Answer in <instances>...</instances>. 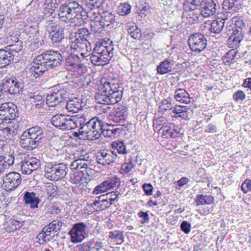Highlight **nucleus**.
I'll return each instance as SVG.
<instances>
[{
    "instance_id": "44",
    "label": "nucleus",
    "mask_w": 251,
    "mask_h": 251,
    "mask_svg": "<svg viewBox=\"0 0 251 251\" xmlns=\"http://www.w3.org/2000/svg\"><path fill=\"white\" fill-rule=\"evenodd\" d=\"M106 27L100 20H98L92 22L91 24V29L95 34L101 33L103 29Z\"/></svg>"
},
{
    "instance_id": "6",
    "label": "nucleus",
    "mask_w": 251,
    "mask_h": 251,
    "mask_svg": "<svg viewBox=\"0 0 251 251\" xmlns=\"http://www.w3.org/2000/svg\"><path fill=\"white\" fill-rule=\"evenodd\" d=\"M28 83L26 76L22 75L17 76L5 77L2 80V90L11 95L22 94Z\"/></svg>"
},
{
    "instance_id": "40",
    "label": "nucleus",
    "mask_w": 251,
    "mask_h": 251,
    "mask_svg": "<svg viewBox=\"0 0 251 251\" xmlns=\"http://www.w3.org/2000/svg\"><path fill=\"white\" fill-rule=\"evenodd\" d=\"M237 51L234 50L228 51L223 57L222 60L226 65H230L235 62Z\"/></svg>"
},
{
    "instance_id": "16",
    "label": "nucleus",
    "mask_w": 251,
    "mask_h": 251,
    "mask_svg": "<svg viewBox=\"0 0 251 251\" xmlns=\"http://www.w3.org/2000/svg\"><path fill=\"white\" fill-rule=\"evenodd\" d=\"M127 116V108L120 105L113 108L109 113L107 119L116 123H122L126 121Z\"/></svg>"
},
{
    "instance_id": "63",
    "label": "nucleus",
    "mask_w": 251,
    "mask_h": 251,
    "mask_svg": "<svg viewBox=\"0 0 251 251\" xmlns=\"http://www.w3.org/2000/svg\"><path fill=\"white\" fill-rule=\"evenodd\" d=\"M232 98L235 101H242L245 99L246 95L243 91L238 90L233 94Z\"/></svg>"
},
{
    "instance_id": "41",
    "label": "nucleus",
    "mask_w": 251,
    "mask_h": 251,
    "mask_svg": "<svg viewBox=\"0 0 251 251\" xmlns=\"http://www.w3.org/2000/svg\"><path fill=\"white\" fill-rule=\"evenodd\" d=\"M56 164L50 162L46 164L45 168V173L48 178L54 180V176L56 174Z\"/></svg>"
},
{
    "instance_id": "51",
    "label": "nucleus",
    "mask_w": 251,
    "mask_h": 251,
    "mask_svg": "<svg viewBox=\"0 0 251 251\" xmlns=\"http://www.w3.org/2000/svg\"><path fill=\"white\" fill-rule=\"evenodd\" d=\"M88 120V119H87L86 117L84 115L80 116L76 119L72 117V121L75 124L74 129L76 127L80 128V127L84 125V123H86Z\"/></svg>"
},
{
    "instance_id": "22",
    "label": "nucleus",
    "mask_w": 251,
    "mask_h": 251,
    "mask_svg": "<svg viewBox=\"0 0 251 251\" xmlns=\"http://www.w3.org/2000/svg\"><path fill=\"white\" fill-rule=\"evenodd\" d=\"M171 114L176 118H181L184 120L189 119L192 117V109L187 106L175 105L172 107Z\"/></svg>"
},
{
    "instance_id": "48",
    "label": "nucleus",
    "mask_w": 251,
    "mask_h": 251,
    "mask_svg": "<svg viewBox=\"0 0 251 251\" xmlns=\"http://www.w3.org/2000/svg\"><path fill=\"white\" fill-rule=\"evenodd\" d=\"M104 0H91L86 3V7L90 10L99 9L102 6Z\"/></svg>"
},
{
    "instance_id": "17",
    "label": "nucleus",
    "mask_w": 251,
    "mask_h": 251,
    "mask_svg": "<svg viewBox=\"0 0 251 251\" xmlns=\"http://www.w3.org/2000/svg\"><path fill=\"white\" fill-rule=\"evenodd\" d=\"M89 158L88 156L86 157L83 156L75 160L71 163V169L85 172L87 174L93 175L94 170L89 167L90 164L89 161Z\"/></svg>"
},
{
    "instance_id": "24",
    "label": "nucleus",
    "mask_w": 251,
    "mask_h": 251,
    "mask_svg": "<svg viewBox=\"0 0 251 251\" xmlns=\"http://www.w3.org/2000/svg\"><path fill=\"white\" fill-rule=\"evenodd\" d=\"M175 62V59L170 54V56L163 61L160 62L157 67L156 71L159 75H164L173 71Z\"/></svg>"
},
{
    "instance_id": "55",
    "label": "nucleus",
    "mask_w": 251,
    "mask_h": 251,
    "mask_svg": "<svg viewBox=\"0 0 251 251\" xmlns=\"http://www.w3.org/2000/svg\"><path fill=\"white\" fill-rule=\"evenodd\" d=\"M237 1L236 0H224L223 3L224 9L226 10H230L234 12L235 11L234 5Z\"/></svg>"
},
{
    "instance_id": "7",
    "label": "nucleus",
    "mask_w": 251,
    "mask_h": 251,
    "mask_svg": "<svg viewBox=\"0 0 251 251\" xmlns=\"http://www.w3.org/2000/svg\"><path fill=\"white\" fill-rule=\"evenodd\" d=\"M44 27L48 33L51 44L55 47L62 46L65 39L64 28L53 20H47Z\"/></svg>"
},
{
    "instance_id": "59",
    "label": "nucleus",
    "mask_w": 251,
    "mask_h": 251,
    "mask_svg": "<svg viewBox=\"0 0 251 251\" xmlns=\"http://www.w3.org/2000/svg\"><path fill=\"white\" fill-rule=\"evenodd\" d=\"M22 41H18L17 43L11 44L8 45L10 47L9 51H10L12 53L13 51L17 53L23 49Z\"/></svg>"
},
{
    "instance_id": "12",
    "label": "nucleus",
    "mask_w": 251,
    "mask_h": 251,
    "mask_svg": "<svg viewBox=\"0 0 251 251\" xmlns=\"http://www.w3.org/2000/svg\"><path fill=\"white\" fill-rule=\"evenodd\" d=\"M50 122L54 126L63 131L73 129L75 126L72 116L68 115L56 114L52 116Z\"/></svg>"
},
{
    "instance_id": "37",
    "label": "nucleus",
    "mask_w": 251,
    "mask_h": 251,
    "mask_svg": "<svg viewBox=\"0 0 251 251\" xmlns=\"http://www.w3.org/2000/svg\"><path fill=\"white\" fill-rule=\"evenodd\" d=\"M111 151H116V154H125L127 153L126 146L123 141L116 140L111 144Z\"/></svg>"
},
{
    "instance_id": "10",
    "label": "nucleus",
    "mask_w": 251,
    "mask_h": 251,
    "mask_svg": "<svg viewBox=\"0 0 251 251\" xmlns=\"http://www.w3.org/2000/svg\"><path fill=\"white\" fill-rule=\"evenodd\" d=\"M19 113L16 105L12 102H5L0 106V125L10 124V121L19 117Z\"/></svg>"
},
{
    "instance_id": "25",
    "label": "nucleus",
    "mask_w": 251,
    "mask_h": 251,
    "mask_svg": "<svg viewBox=\"0 0 251 251\" xmlns=\"http://www.w3.org/2000/svg\"><path fill=\"white\" fill-rule=\"evenodd\" d=\"M78 53L75 54V52L71 53L66 58L65 63V67L66 70L69 71H72L76 66V64L81 62L82 59Z\"/></svg>"
},
{
    "instance_id": "26",
    "label": "nucleus",
    "mask_w": 251,
    "mask_h": 251,
    "mask_svg": "<svg viewBox=\"0 0 251 251\" xmlns=\"http://www.w3.org/2000/svg\"><path fill=\"white\" fill-rule=\"evenodd\" d=\"M23 200L26 204H29L31 209L37 208L41 201L40 199L36 197L34 192H25L24 193Z\"/></svg>"
},
{
    "instance_id": "42",
    "label": "nucleus",
    "mask_w": 251,
    "mask_h": 251,
    "mask_svg": "<svg viewBox=\"0 0 251 251\" xmlns=\"http://www.w3.org/2000/svg\"><path fill=\"white\" fill-rule=\"evenodd\" d=\"M224 22H222L217 18L210 24V31L215 34L220 33L224 27Z\"/></svg>"
},
{
    "instance_id": "53",
    "label": "nucleus",
    "mask_w": 251,
    "mask_h": 251,
    "mask_svg": "<svg viewBox=\"0 0 251 251\" xmlns=\"http://www.w3.org/2000/svg\"><path fill=\"white\" fill-rule=\"evenodd\" d=\"M169 125L163 126L160 129L159 132L162 133V136L164 138H173L175 135H173V133L171 132L169 129Z\"/></svg>"
},
{
    "instance_id": "34",
    "label": "nucleus",
    "mask_w": 251,
    "mask_h": 251,
    "mask_svg": "<svg viewBox=\"0 0 251 251\" xmlns=\"http://www.w3.org/2000/svg\"><path fill=\"white\" fill-rule=\"evenodd\" d=\"M191 11L188 15V18L189 22L192 23H197L201 22L203 20V17L199 8H195L194 7H190Z\"/></svg>"
},
{
    "instance_id": "39",
    "label": "nucleus",
    "mask_w": 251,
    "mask_h": 251,
    "mask_svg": "<svg viewBox=\"0 0 251 251\" xmlns=\"http://www.w3.org/2000/svg\"><path fill=\"white\" fill-rule=\"evenodd\" d=\"M115 16L111 12L103 11L100 16L101 22L106 27L113 24L115 21Z\"/></svg>"
},
{
    "instance_id": "56",
    "label": "nucleus",
    "mask_w": 251,
    "mask_h": 251,
    "mask_svg": "<svg viewBox=\"0 0 251 251\" xmlns=\"http://www.w3.org/2000/svg\"><path fill=\"white\" fill-rule=\"evenodd\" d=\"M233 13L234 12L231 11L225 10L223 12L218 14L217 18L225 23L226 20H228L232 16Z\"/></svg>"
},
{
    "instance_id": "18",
    "label": "nucleus",
    "mask_w": 251,
    "mask_h": 251,
    "mask_svg": "<svg viewBox=\"0 0 251 251\" xmlns=\"http://www.w3.org/2000/svg\"><path fill=\"white\" fill-rule=\"evenodd\" d=\"M117 157L116 151L104 150L97 155V162L102 166L112 165L116 162Z\"/></svg>"
},
{
    "instance_id": "38",
    "label": "nucleus",
    "mask_w": 251,
    "mask_h": 251,
    "mask_svg": "<svg viewBox=\"0 0 251 251\" xmlns=\"http://www.w3.org/2000/svg\"><path fill=\"white\" fill-rule=\"evenodd\" d=\"M214 198L211 195H204L203 194L197 196L195 202L197 205H210L213 203Z\"/></svg>"
},
{
    "instance_id": "60",
    "label": "nucleus",
    "mask_w": 251,
    "mask_h": 251,
    "mask_svg": "<svg viewBox=\"0 0 251 251\" xmlns=\"http://www.w3.org/2000/svg\"><path fill=\"white\" fill-rule=\"evenodd\" d=\"M169 130H171V132H172V133H174V134H173V135H176V136H174V137H173V138H176V137H178L179 135L180 134V128L179 127V126L177 125H176L174 123H171L169 125Z\"/></svg>"
},
{
    "instance_id": "54",
    "label": "nucleus",
    "mask_w": 251,
    "mask_h": 251,
    "mask_svg": "<svg viewBox=\"0 0 251 251\" xmlns=\"http://www.w3.org/2000/svg\"><path fill=\"white\" fill-rule=\"evenodd\" d=\"M131 6L128 3H121L119 6V11L121 15H126L131 11Z\"/></svg>"
},
{
    "instance_id": "50",
    "label": "nucleus",
    "mask_w": 251,
    "mask_h": 251,
    "mask_svg": "<svg viewBox=\"0 0 251 251\" xmlns=\"http://www.w3.org/2000/svg\"><path fill=\"white\" fill-rule=\"evenodd\" d=\"M37 25L35 22H28V23H25L24 25V30L28 34H33L37 32Z\"/></svg>"
},
{
    "instance_id": "19",
    "label": "nucleus",
    "mask_w": 251,
    "mask_h": 251,
    "mask_svg": "<svg viewBox=\"0 0 251 251\" xmlns=\"http://www.w3.org/2000/svg\"><path fill=\"white\" fill-rule=\"evenodd\" d=\"M41 166V161L36 157H30L20 163L22 173L25 175H29L34 171L37 170Z\"/></svg>"
},
{
    "instance_id": "4",
    "label": "nucleus",
    "mask_w": 251,
    "mask_h": 251,
    "mask_svg": "<svg viewBox=\"0 0 251 251\" xmlns=\"http://www.w3.org/2000/svg\"><path fill=\"white\" fill-rule=\"evenodd\" d=\"M114 50L112 41L110 43L102 40L96 42L90 56L92 63L98 66L107 64L114 55Z\"/></svg>"
},
{
    "instance_id": "23",
    "label": "nucleus",
    "mask_w": 251,
    "mask_h": 251,
    "mask_svg": "<svg viewBox=\"0 0 251 251\" xmlns=\"http://www.w3.org/2000/svg\"><path fill=\"white\" fill-rule=\"evenodd\" d=\"M245 32L242 29L232 28V33L227 39V44L230 48L239 46L245 37Z\"/></svg>"
},
{
    "instance_id": "11",
    "label": "nucleus",
    "mask_w": 251,
    "mask_h": 251,
    "mask_svg": "<svg viewBox=\"0 0 251 251\" xmlns=\"http://www.w3.org/2000/svg\"><path fill=\"white\" fill-rule=\"evenodd\" d=\"M71 48L74 50V51L78 52L81 57H85L88 55V52L92 50L90 43L87 39L82 38L78 36L72 37V41L71 44Z\"/></svg>"
},
{
    "instance_id": "29",
    "label": "nucleus",
    "mask_w": 251,
    "mask_h": 251,
    "mask_svg": "<svg viewBox=\"0 0 251 251\" xmlns=\"http://www.w3.org/2000/svg\"><path fill=\"white\" fill-rule=\"evenodd\" d=\"M14 55L10 51L0 49V68L10 64L14 59Z\"/></svg>"
},
{
    "instance_id": "58",
    "label": "nucleus",
    "mask_w": 251,
    "mask_h": 251,
    "mask_svg": "<svg viewBox=\"0 0 251 251\" xmlns=\"http://www.w3.org/2000/svg\"><path fill=\"white\" fill-rule=\"evenodd\" d=\"M104 181L95 187L93 193L95 195L99 194L107 191Z\"/></svg>"
},
{
    "instance_id": "62",
    "label": "nucleus",
    "mask_w": 251,
    "mask_h": 251,
    "mask_svg": "<svg viewBox=\"0 0 251 251\" xmlns=\"http://www.w3.org/2000/svg\"><path fill=\"white\" fill-rule=\"evenodd\" d=\"M63 225L64 223L62 221L54 220L49 224V228L52 231H57Z\"/></svg>"
},
{
    "instance_id": "49",
    "label": "nucleus",
    "mask_w": 251,
    "mask_h": 251,
    "mask_svg": "<svg viewBox=\"0 0 251 251\" xmlns=\"http://www.w3.org/2000/svg\"><path fill=\"white\" fill-rule=\"evenodd\" d=\"M71 71L74 73L75 77H78L83 75L86 72V67L83 64L79 62L75 66L74 69Z\"/></svg>"
},
{
    "instance_id": "43",
    "label": "nucleus",
    "mask_w": 251,
    "mask_h": 251,
    "mask_svg": "<svg viewBox=\"0 0 251 251\" xmlns=\"http://www.w3.org/2000/svg\"><path fill=\"white\" fill-rule=\"evenodd\" d=\"M120 178L116 176L108 177L105 180L104 182L108 191L118 186L120 182Z\"/></svg>"
},
{
    "instance_id": "27",
    "label": "nucleus",
    "mask_w": 251,
    "mask_h": 251,
    "mask_svg": "<svg viewBox=\"0 0 251 251\" xmlns=\"http://www.w3.org/2000/svg\"><path fill=\"white\" fill-rule=\"evenodd\" d=\"M200 9L203 18L213 15L216 11V4L213 0L206 1Z\"/></svg>"
},
{
    "instance_id": "13",
    "label": "nucleus",
    "mask_w": 251,
    "mask_h": 251,
    "mask_svg": "<svg viewBox=\"0 0 251 251\" xmlns=\"http://www.w3.org/2000/svg\"><path fill=\"white\" fill-rule=\"evenodd\" d=\"M188 42L193 52L200 53L206 48L207 41L203 34L197 32L190 35Z\"/></svg>"
},
{
    "instance_id": "1",
    "label": "nucleus",
    "mask_w": 251,
    "mask_h": 251,
    "mask_svg": "<svg viewBox=\"0 0 251 251\" xmlns=\"http://www.w3.org/2000/svg\"><path fill=\"white\" fill-rule=\"evenodd\" d=\"M63 60V57L58 51L47 50L34 59L35 65L32 68L33 74L35 77H39L46 71L60 66Z\"/></svg>"
},
{
    "instance_id": "2",
    "label": "nucleus",
    "mask_w": 251,
    "mask_h": 251,
    "mask_svg": "<svg viewBox=\"0 0 251 251\" xmlns=\"http://www.w3.org/2000/svg\"><path fill=\"white\" fill-rule=\"evenodd\" d=\"M85 13L82 5L76 1H67L59 7L58 15L61 21L76 25L83 23V14Z\"/></svg>"
},
{
    "instance_id": "14",
    "label": "nucleus",
    "mask_w": 251,
    "mask_h": 251,
    "mask_svg": "<svg viewBox=\"0 0 251 251\" xmlns=\"http://www.w3.org/2000/svg\"><path fill=\"white\" fill-rule=\"evenodd\" d=\"M87 225L83 222L74 224L69 231L71 241L73 243H81L83 241L87 236Z\"/></svg>"
},
{
    "instance_id": "47",
    "label": "nucleus",
    "mask_w": 251,
    "mask_h": 251,
    "mask_svg": "<svg viewBox=\"0 0 251 251\" xmlns=\"http://www.w3.org/2000/svg\"><path fill=\"white\" fill-rule=\"evenodd\" d=\"M109 237L112 239H115L118 242H120L119 244H122L124 242L123 231L119 230H114L110 231L109 233Z\"/></svg>"
},
{
    "instance_id": "3",
    "label": "nucleus",
    "mask_w": 251,
    "mask_h": 251,
    "mask_svg": "<svg viewBox=\"0 0 251 251\" xmlns=\"http://www.w3.org/2000/svg\"><path fill=\"white\" fill-rule=\"evenodd\" d=\"M123 88L110 82L105 81L100 90L96 94L98 103L103 104H114L120 101L123 97Z\"/></svg>"
},
{
    "instance_id": "57",
    "label": "nucleus",
    "mask_w": 251,
    "mask_h": 251,
    "mask_svg": "<svg viewBox=\"0 0 251 251\" xmlns=\"http://www.w3.org/2000/svg\"><path fill=\"white\" fill-rule=\"evenodd\" d=\"M75 34L76 36H78L82 38L87 39L88 38L90 35L91 32L86 27H83L79 29L75 33Z\"/></svg>"
},
{
    "instance_id": "46",
    "label": "nucleus",
    "mask_w": 251,
    "mask_h": 251,
    "mask_svg": "<svg viewBox=\"0 0 251 251\" xmlns=\"http://www.w3.org/2000/svg\"><path fill=\"white\" fill-rule=\"evenodd\" d=\"M231 23L234 24L235 27L234 28L237 29H242L243 30V28L245 26V24L244 22L243 17L239 16H234L231 19Z\"/></svg>"
},
{
    "instance_id": "61",
    "label": "nucleus",
    "mask_w": 251,
    "mask_h": 251,
    "mask_svg": "<svg viewBox=\"0 0 251 251\" xmlns=\"http://www.w3.org/2000/svg\"><path fill=\"white\" fill-rule=\"evenodd\" d=\"M241 189L244 193L246 194L251 191V180L246 179L242 183Z\"/></svg>"
},
{
    "instance_id": "52",
    "label": "nucleus",
    "mask_w": 251,
    "mask_h": 251,
    "mask_svg": "<svg viewBox=\"0 0 251 251\" xmlns=\"http://www.w3.org/2000/svg\"><path fill=\"white\" fill-rule=\"evenodd\" d=\"M116 192H117L112 191L105 195H101V198H105L106 200H108L110 203L111 202V203L113 204L115 201H118L119 193L117 194Z\"/></svg>"
},
{
    "instance_id": "28",
    "label": "nucleus",
    "mask_w": 251,
    "mask_h": 251,
    "mask_svg": "<svg viewBox=\"0 0 251 251\" xmlns=\"http://www.w3.org/2000/svg\"><path fill=\"white\" fill-rule=\"evenodd\" d=\"M174 96L176 101L181 103L188 104L194 101V99L190 97L189 93L184 89L176 90Z\"/></svg>"
},
{
    "instance_id": "45",
    "label": "nucleus",
    "mask_w": 251,
    "mask_h": 251,
    "mask_svg": "<svg viewBox=\"0 0 251 251\" xmlns=\"http://www.w3.org/2000/svg\"><path fill=\"white\" fill-rule=\"evenodd\" d=\"M46 192L48 198L50 200L54 198L58 194L57 187L53 184H49L46 186Z\"/></svg>"
},
{
    "instance_id": "8",
    "label": "nucleus",
    "mask_w": 251,
    "mask_h": 251,
    "mask_svg": "<svg viewBox=\"0 0 251 251\" xmlns=\"http://www.w3.org/2000/svg\"><path fill=\"white\" fill-rule=\"evenodd\" d=\"M69 82L53 86L50 93L46 97V103L50 107H54L62 102L68 97L67 89H69Z\"/></svg>"
},
{
    "instance_id": "64",
    "label": "nucleus",
    "mask_w": 251,
    "mask_h": 251,
    "mask_svg": "<svg viewBox=\"0 0 251 251\" xmlns=\"http://www.w3.org/2000/svg\"><path fill=\"white\" fill-rule=\"evenodd\" d=\"M148 211L144 212L143 211H140L138 213V216L139 217L142 218L141 223L142 224L149 223L150 220V217L148 214Z\"/></svg>"
},
{
    "instance_id": "33",
    "label": "nucleus",
    "mask_w": 251,
    "mask_h": 251,
    "mask_svg": "<svg viewBox=\"0 0 251 251\" xmlns=\"http://www.w3.org/2000/svg\"><path fill=\"white\" fill-rule=\"evenodd\" d=\"M83 107L81 99L75 98L70 100L66 104V108L69 112L77 113Z\"/></svg>"
},
{
    "instance_id": "30",
    "label": "nucleus",
    "mask_w": 251,
    "mask_h": 251,
    "mask_svg": "<svg viewBox=\"0 0 251 251\" xmlns=\"http://www.w3.org/2000/svg\"><path fill=\"white\" fill-rule=\"evenodd\" d=\"M22 226L23 224L21 220L15 218V217L7 219L4 224V228L8 232H12L18 230Z\"/></svg>"
},
{
    "instance_id": "32",
    "label": "nucleus",
    "mask_w": 251,
    "mask_h": 251,
    "mask_svg": "<svg viewBox=\"0 0 251 251\" xmlns=\"http://www.w3.org/2000/svg\"><path fill=\"white\" fill-rule=\"evenodd\" d=\"M112 204L105 198H101V195L97 197L93 203H91V206L93 207L97 211H101L109 207Z\"/></svg>"
},
{
    "instance_id": "5",
    "label": "nucleus",
    "mask_w": 251,
    "mask_h": 251,
    "mask_svg": "<svg viewBox=\"0 0 251 251\" xmlns=\"http://www.w3.org/2000/svg\"><path fill=\"white\" fill-rule=\"evenodd\" d=\"M44 137L42 127L39 126H33L25 130L21 135L20 144L23 148L32 151L40 146Z\"/></svg>"
},
{
    "instance_id": "35",
    "label": "nucleus",
    "mask_w": 251,
    "mask_h": 251,
    "mask_svg": "<svg viewBox=\"0 0 251 251\" xmlns=\"http://www.w3.org/2000/svg\"><path fill=\"white\" fill-rule=\"evenodd\" d=\"M126 27L128 33L132 38L137 39L141 37V31L135 23L128 22L126 24Z\"/></svg>"
},
{
    "instance_id": "20",
    "label": "nucleus",
    "mask_w": 251,
    "mask_h": 251,
    "mask_svg": "<svg viewBox=\"0 0 251 251\" xmlns=\"http://www.w3.org/2000/svg\"><path fill=\"white\" fill-rule=\"evenodd\" d=\"M102 241L92 238L77 245L75 247V249L78 251H99L100 249L104 247Z\"/></svg>"
},
{
    "instance_id": "9",
    "label": "nucleus",
    "mask_w": 251,
    "mask_h": 251,
    "mask_svg": "<svg viewBox=\"0 0 251 251\" xmlns=\"http://www.w3.org/2000/svg\"><path fill=\"white\" fill-rule=\"evenodd\" d=\"M103 122L99 119L97 117L88 119L86 123L81 126V130H83L85 136L91 138L98 139L100 136V132L102 131Z\"/></svg>"
},
{
    "instance_id": "15",
    "label": "nucleus",
    "mask_w": 251,
    "mask_h": 251,
    "mask_svg": "<svg viewBox=\"0 0 251 251\" xmlns=\"http://www.w3.org/2000/svg\"><path fill=\"white\" fill-rule=\"evenodd\" d=\"M3 186L6 191H12L17 188L21 184L22 178L21 175L16 172H12L3 177Z\"/></svg>"
},
{
    "instance_id": "36",
    "label": "nucleus",
    "mask_w": 251,
    "mask_h": 251,
    "mask_svg": "<svg viewBox=\"0 0 251 251\" xmlns=\"http://www.w3.org/2000/svg\"><path fill=\"white\" fill-rule=\"evenodd\" d=\"M56 174L54 176V180L64 178L69 171L67 165L64 163H58L56 164Z\"/></svg>"
},
{
    "instance_id": "31",
    "label": "nucleus",
    "mask_w": 251,
    "mask_h": 251,
    "mask_svg": "<svg viewBox=\"0 0 251 251\" xmlns=\"http://www.w3.org/2000/svg\"><path fill=\"white\" fill-rule=\"evenodd\" d=\"M92 176L87 174L85 172L77 171L71 175L70 181L73 183L81 185L84 182L83 179L90 180Z\"/></svg>"
},
{
    "instance_id": "21",
    "label": "nucleus",
    "mask_w": 251,
    "mask_h": 251,
    "mask_svg": "<svg viewBox=\"0 0 251 251\" xmlns=\"http://www.w3.org/2000/svg\"><path fill=\"white\" fill-rule=\"evenodd\" d=\"M103 126L100 135L102 134L104 136L109 138L118 137L123 130V126L120 124L110 125L103 122Z\"/></svg>"
}]
</instances>
